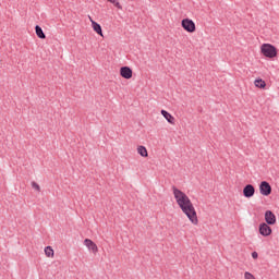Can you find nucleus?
<instances>
[{
	"label": "nucleus",
	"instance_id": "nucleus-1",
	"mask_svg": "<svg viewBox=\"0 0 279 279\" xmlns=\"http://www.w3.org/2000/svg\"><path fill=\"white\" fill-rule=\"evenodd\" d=\"M172 193L182 213L186 215L191 223L197 226V223H199V220L197 219V211L195 210V206H193L191 198H189L184 192H182L175 186H172Z\"/></svg>",
	"mask_w": 279,
	"mask_h": 279
},
{
	"label": "nucleus",
	"instance_id": "nucleus-2",
	"mask_svg": "<svg viewBox=\"0 0 279 279\" xmlns=\"http://www.w3.org/2000/svg\"><path fill=\"white\" fill-rule=\"evenodd\" d=\"M260 51L265 58H276L278 56V49L275 48L271 44H263L260 47Z\"/></svg>",
	"mask_w": 279,
	"mask_h": 279
},
{
	"label": "nucleus",
	"instance_id": "nucleus-3",
	"mask_svg": "<svg viewBox=\"0 0 279 279\" xmlns=\"http://www.w3.org/2000/svg\"><path fill=\"white\" fill-rule=\"evenodd\" d=\"M181 25L183 29H185V32H189L190 34H193V32H195V22H193V20H182Z\"/></svg>",
	"mask_w": 279,
	"mask_h": 279
},
{
	"label": "nucleus",
	"instance_id": "nucleus-4",
	"mask_svg": "<svg viewBox=\"0 0 279 279\" xmlns=\"http://www.w3.org/2000/svg\"><path fill=\"white\" fill-rule=\"evenodd\" d=\"M259 193L266 197L271 195V185L267 181H262L259 184Z\"/></svg>",
	"mask_w": 279,
	"mask_h": 279
},
{
	"label": "nucleus",
	"instance_id": "nucleus-5",
	"mask_svg": "<svg viewBox=\"0 0 279 279\" xmlns=\"http://www.w3.org/2000/svg\"><path fill=\"white\" fill-rule=\"evenodd\" d=\"M84 245H86L87 250H89V252H93V254H97V252H99L97 244H95V242H93V240L90 239H85Z\"/></svg>",
	"mask_w": 279,
	"mask_h": 279
},
{
	"label": "nucleus",
	"instance_id": "nucleus-6",
	"mask_svg": "<svg viewBox=\"0 0 279 279\" xmlns=\"http://www.w3.org/2000/svg\"><path fill=\"white\" fill-rule=\"evenodd\" d=\"M259 234H262V236H269L271 234V227L265 222L260 223Z\"/></svg>",
	"mask_w": 279,
	"mask_h": 279
},
{
	"label": "nucleus",
	"instance_id": "nucleus-7",
	"mask_svg": "<svg viewBox=\"0 0 279 279\" xmlns=\"http://www.w3.org/2000/svg\"><path fill=\"white\" fill-rule=\"evenodd\" d=\"M254 193H256V189H254V185L252 184H247L246 186H244L243 189V195L244 197H254Z\"/></svg>",
	"mask_w": 279,
	"mask_h": 279
},
{
	"label": "nucleus",
	"instance_id": "nucleus-8",
	"mask_svg": "<svg viewBox=\"0 0 279 279\" xmlns=\"http://www.w3.org/2000/svg\"><path fill=\"white\" fill-rule=\"evenodd\" d=\"M265 221L268 226H274L276 223V215L271 210H266Z\"/></svg>",
	"mask_w": 279,
	"mask_h": 279
},
{
	"label": "nucleus",
	"instance_id": "nucleus-9",
	"mask_svg": "<svg viewBox=\"0 0 279 279\" xmlns=\"http://www.w3.org/2000/svg\"><path fill=\"white\" fill-rule=\"evenodd\" d=\"M120 75L124 80H132V69L130 66H122L120 69Z\"/></svg>",
	"mask_w": 279,
	"mask_h": 279
},
{
	"label": "nucleus",
	"instance_id": "nucleus-10",
	"mask_svg": "<svg viewBox=\"0 0 279 279\" xmlns=\"http://www.w3.org/2000/svg\"><path fill=\"white\" fill-rule=\"evenodd\" d=\"M161 114L166 121H168V123H171V125L175 123V118H173V116H171V113H169L167 110L162 109Z\"/></svg>",
	"mask_w": 279,
	"mask_h": 279
},
{
	"label": "nucleus",
	"instance_id": "nucleus-11",
	"mask_svg": "<svg viewBox=\"0 0 279 279\" xmlns=\"http://www.w3.org/2000/svg\"><path fill=\"white\" fill-rule=\"evenodd\" d=\"M92 27H93L94 32H96V34H98V36H104V32L101 31V25H99V23L92 21Z\"/></svg>",
	"mask_w": 279,
	"mask_h": 279
},
{
	"label": "nucleus",
	"instance_id": "nucleus-12",
	"mask_svg": "<svg viewBox=\"0 0 279 279\" xmlns=\"http://www.w3.org/2000/svg\"><path fill=\"white\" fill-rule=\"evenodd\" d=\"M36 36H38L41 40H45L47 36L45 35V32H43V27L36 25L35 26Z\"/></svg>",
	"mask_w": 279,
	"mask_h": 279
},
{
	"label": "nucleus",
	"instance_id": "nucleus-13",
	"mask_svg": "<svg viewBox=\"0 0 279 279\" xmlns=\"http://www.w3.org/2000/svg\"><path fill=\"white\" fill-rule=\"evenodd\" d=\"M137 154H140V156H142L143 158H147L148 156L147 148L145 146H138Z\"/></svg>",
	"mask_w": 279,
	"mask_h": 279
},
{
	"label": "nucleus",
	"instance_id": "nucleus-14",
	"mask_svg": "<svg viewBox=\"0 0 279 279\" xmlns=\"http://www.w3.org/2000/svg\"><path fill=\"white\" fill-rule=\"evenodd\" d=\"M255 86L256 88H265V86H267V83H265L263 78H257L255 80Z\"/></svg>",
	"mask_w": 279,
	"mask_h": 279
},
{
	"label": "nucleus",
	"instance_id": "nucleus-15",
	"mask_svg": "<svg viewBox=\"0 0 279 279\" xmlns=\"http://www.w3.org/2000/svg\"><path fill=\"white\" fill-rule=\"evenodd\" d=\"M45 254L48 256V258H51V256H53V248H51V246H47L45 248Z\"/></svg>",
	"mask_w": 279,
	"mask_h": 279
},
{
	"label": "nucleus",
	"instance_id": "nucleus-16",
	"mask_svg": "<svg viewBox=\"0 0 279 279\" xmlns=\"http://www.w3.org/2000/svg\"><path fill=\"white\" fill-rule=\"evenodd\" d=\"M109 3H113L118 10H123V7H121V3H119L117 0H108Z\"/></svg>",
	"mask_w": 279,
	"mask_h": 279
},
{
	"label": "nucleus",
	"instance_id": "nucleus-17",
	"mask_svg": "<svg viewBox=\"0 0 279 279\" xmlns=\"http://www.w3.org/2000/svg\"><path fill=\"white\" fill-rule=\"evenodd\" d=\"M32 187H33L35 191H38V193H40V185H38V183H36V181H33V182H32Z\"/></svg>",
	"mask_w": 279,
	"mask_h": 279
},
{
	"label": "nucleus",
	"instance_id": "nucleus-18",
	"mask_svg": "<svg viewBox=\"0 0 279 279\" xmlns=\"http://www.w3.org/2000/svg\"><path fill=\"white\" fill-rule=\"evenodd\" d=\"M244 279H256V277H254V275H252L251 272L246 271L244 272Z\"/></svg>",
	"mask_w": 279,
	"mask_h": 279
},
{
	"label": "nucleus",
	"instance_id": "nucleus-19",
	"mask_svg": "<svg viewBox=\"0 0 279 279\" xmlns=\"http://www.w3.org/2000/svg\"><path fill=\"white\" fill-rule=\"evenodd\" d=\"M252 258H254V259L258 258V253L257 252H253L252 253Z\"/></svg>",
	"mask_w": 279,
	"mask_h": 279
}]
</instances>
